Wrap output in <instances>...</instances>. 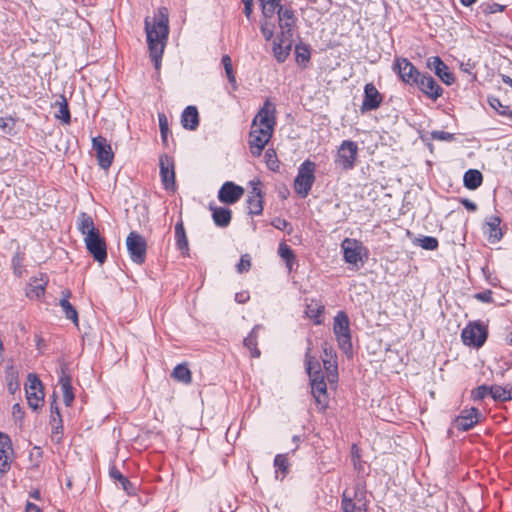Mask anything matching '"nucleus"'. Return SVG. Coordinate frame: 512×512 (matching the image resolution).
Listing matches in <instances>:
<instances>
[{"label": "nucleus", "instance_id": "nucleus-1", "mask_svg": "<svg viewBox=\"0 0 512 512\" xmlns=\"http://www.w3.org/2000/svg\"><path fill=\"white\" fill-rule=\"evenodd\" d=\"M276 108L266 100L254 117L249 133V149L253 156L259 157L270 141L276 125Z\"/></svg>", "mask_w": 512, "mask_h": 512}, {"label": "nucleus", "instance_id": "nucleus-2", "mask_svg": "<svg viewBox=\"0 0 512 512\" xmlns=\"http://www.w3.org/2000/svg\"><path fill=\"white\" fill-rule=\"evenodd\" d=\"M168 23L169 14L165 7H160L153 18L146 17L144 21L149 54L156 70L161 66V58L168 39Z\"/></svg>", "mask_w": 512, "mask_h": 512}, {"label": "nucleus", "instance_id": "nucleus-3", "mask_svg": "<svg viewBox=\"0 0 512 512\" xmlns=\"http://www.w3.org/2000/svg\"><path fill=\"white\" fill-rule=\"evenodd\" d=\"M77 227L84 236L86 249L93 256L94 260L101 264L104 263L107 258L106 242L95 227L92 217L87 213H81L78 216Z\"/></svg>", "mask_w": 512, "mask_h": 512}, {"label": "nucleus", "instance_id": "nucleus-4", "mask_svg": "<svg viewBox=\"0 0 512 512\" xmlns=\"http://www.w3.org/2000/svg\"><path fill=\"white\" fill-rule=\"evenodd\" d=\"M306 369L310 377L311 390L319 410L324 411L328 406L327 384L321 372L320 364L307 349L305 355Z\"/></svg>", "mask_w": 512, "mask_h": 512}, {"label": "nucleus", "instance_id": "nucleus-5", "mask_svg": "<svg viewBox=\"0 0 512 512\" xmlns=\"http://www.w3.org/2000/svg\"><path fill=\"white\" fill-rule=\"evenodd\" d=\"M333 332L339 348L345 354L350 353L352 349L350 322L345 312L339 311L334 317Z\"/></svg>", "mask_w": 512, "mask_h": 512}, {"label": "nucleus", "instance_id": "nucleus-6", "mask_svg": "<svg viewBox=\"0 0 512 512\" xmlns=\"http://www.w3.org/2000/svg\"><path fill=\"white\" fill-rule=\"evenodd\" d=\"M315 168V163L310 160L304 161L298 168V173L294 180V189L302 198L309 194L315 181Z\"/></svg>", "mask_w": 512, "mask_h": 512}, {"label": "nucleus", "instance_id": "nucleus-7", "mask_svg": "<svg viewBox=\"0 0 512 512\" xmlns=\"http://www.w3.org/2000/svg\"><path fill=\"white\" fill-rule=\"evenodd\" d=\"M357 155V143L351 140H344L337 150L335 164L342 170H351L355 166Z\"/></svg>", "mask_w": 512, "mask_h": 512}, {"label": "nucleus", "instance_id": "nucleus-8", "mask_svg": "<svg viewBox=\"0 0 512 512\" xmlns=\"http://www.w3.org/2000/svg\"><path fill=\"white\" fill-rule=\"evenodd\" d=\"M126 247L131 260L136 264H143L146 259L147 243L139 233L132 231L126 238Z\"/></svg>", "mask_w": 512, "mask_h": 512}, {"label": "nucleus", "instance_id": "nucleus-9", "mask_svg": "<svg viewBox=\"0 0 512 512\" xmlns=\"http://www.w3.org/2000/svg\"><path fill=\"white\" fill-rule=\"evenodd\" d=\"M28 405L37 410L44 403V392L42 383L35 374H29L25 385Z\"/></svg>", "mask_w": 512, "mask_h": 512}, {"label": "nucleus", "instance_id": "nucleus-10", "mask_svg": "<svg viewBox=\"0 0 512 512\" xmlns=\"http://www.w3.org/2000/svg\"><path fill=\"white\" fill-rule=\"evenodd\" d=\"M344 260L351 265L357 266L363 263V256L366 254V248L363 244L351 238H345L341 243Z\"/></svg>", "mask_w": 512, "mask_h": 512}, {"label": "nucleus", "instance_id": "nucleus-11", "mask_svg": "<svg viewBox=\"0 0 512 512\" xmlns=\"http://www.w3.org/2000/svg\"><path fill=\"white\" fill-rule=\"evenodd\" d=\"M461 337L465 345L479 348L487 339V330L480 323L469 324L463 329Z\"/></svg>", "mask_w": 512, "mask_h": 512}, {"label": "nucleus", "instance_id": "nucleus-12", "mask_svg": "<svg viewBox=\"0 0 512 512\" xmlns=\"http://www.w3.org/2000/svg\"><path fill=\"white\" fill-rule=\"evenodd\" d=\"M93 149L96 152L98 163L100 167L104 169H108L113 161L114 154L111 148V145L107 142V140L98 136L92 139Z\"/></svg>", "mask_w": 512, "mask_h": 512}, {"label": "nucleus", "instance_id": "nucleus-13", "mask_svg": "<svg viewBox=\"0 0 512 512\" xmlns=\"http://www.w3.org/2000/svg\"><path fill=\"white\" fill-rule=\"evenodd\" d=\"M394 68L398 71L400 78L408 84L418 83L420 73L415 66L406 58L396 59Z\"/></svg>", "mask_w": 512, "mask_h": 512}, {"label": "nucleus", "instance_id": "nucleus-14", "mask_svg": "<svg viewBox=\"0 0 512 512\" xmlns=\"http://www.w3.org/2000/svg\"><path fill=\"white\" fill-rule=\"evenodd\" d=\"M244 194V189L233 182H225L218 192V199L225 204L236 203Z\"/></svg>", "mask_w": 512, "mask_h": 512}, {"label": "nucleus", "instance_id": "nucleus-15", "mask_svg": "<svg viewBox=\"0 0 512 512\" xmlns=\"http://www.w3.org/2000/svg\"><path fill=\"white\" fill-rule=\"evenodd\" d=\"M13 448L10 438L0 433V473L3 475L10 469L12 461Z\"/></svg>", "mask_w": 512, "mask_h": 512}, {"label": "nucleus", "instance_id": "nucleus-16", "mask_svg": "<svg viewBox=\"0 0 512 512\" xmlns=\"http://www.w3.org/2000/svg\"><path fill=\"white\" fill-rule=\"evenodd\" d=\"M480 419V413L477 408H470L462 411V413L455 419L454 426L461 431H468L473 428Z\"/></svg>", "mask_w": 512, "mask_h": 512}, {"label": "nucleus", "instance_id": "nucleus-17", "mask_svg": "<svg viewBox=\"0 0 512 512\" xmlns=\"http://www.w3.org/2000/svg\"><path fill=\"white\" fill-rule=\"evenodd\" d=\"M278 21L281 29L280 34L293 37V28L296 24V17L294 11L290 7H280L278 10Z\"/></svg>", "mask_w": 512, "mask_h": 512}, {"label": "nucleus", "instance_id": "nucleus-18", "mask_svg": "<svg viewBox=\"0 0 512 512\" xmlns=\"http://www.w3.org/2000/svg\"><path fill=\"white\" fill-rule=\"evenodd\" d=\"M286 35H288L286 33ZM293 45V37L277 35L273 42V53L278 62H284L290 54Z\"/></svg>", "mask_w": 512, "mask_h": 512}, {"label": "nucleus", "instance_id": "nucleus-19", "mask_svg": "<svg viewBox=\"0 0 512 512\" xmlns=\"http://www.w3.org/2000/svg\"><path fill=\"white\" fill-rule=\"evenodd\" d=\"M251 185L252 189L246 201L248 212L251 215H260L263 211V197L259 188V182H251Z\"/></svg>", "mask_w": 512, "mask_h": 512}, {"label": "nucleus", "instance_id": "nucleus-20", "mask_svg": "<svg viewBox=\"0 0 512 512\" xmlns=\"http://www.w3.org/2000/svg\"><path fill=\"white\" fill-rule=\"evenodd\" d=\"M382 102V97L378 92L377 88L372 84L368 83L364 88V100L362 102L361 111H369L377 109Z\"/></svg>", "mask_w": 512, "mask_h": 512}, {"label": "nucleus", "instance_id": "nucleus-21", "mask_svg": "<svg viewBox=\"0 0 512 512\" xmlns=\"http://www.w3.org/2000/svg\"><path fill=\"white\" fill-rule=\"evenodd\" d=\"M416 84L423 93L432 99H437L442 94V88L431 75H420Z\"/></svg>", "mask_w": 512, "mask_h": 512}, {"label": "nucleus", "instance_id": "nucleus-22", "mask_svg": "<svg viewBox=\"0 0 512 512\" xmlns=\"http://www.w3.org/2000/svg\"><path fill=\"white\" fill-rule=\"evenodd\" d=\"M341 509L343 512H367L365 502L358 497V493L355 492L354 497H350L345 491L342 496Z\"/></svg>", "mask_w": 512, "mask_h": 512}, {"label": "nucleus", "instance_id": "nucleus-23", "mask_svg": "<svg viewBox=\"0 0 512 512\" xmlns=\"http://www.w3.org/2000/svg\"><path fill=\"white\" fill-rule=\"evenodd\" d=\"M428 65L445 84L450 85L454 82L453 74L449 72L447 65L438 56L430 58Z\"/></svg>", "mask_w": 512, "mask_h": 512}, {"label": "nucleus", "instance_id": "nucleus-24", "mask_svg": "<svg viewBox=\"0 0 512 512\" xmlns=\"http://www.w3.org/2000/svg\"><path fill=\"white\" fill-rule=\"evenodd\" d=\"M160 174L164 187L166 189L173 188L175 184V172L167 156L160 158Z\"/></svg>", "mask_w": 512, "mask_h": 512}, {"label": "nucleus", "instance_id": "nucleus-25", "mask_svg": "<svg viewBox=\"0 0 512 512\" xmlns=\"http://www.w3.org/2000/svg\"><path fill=\"white\" fill-rule=\"evenodd\" d=\"M67 366L62 365V375L59 379V384L63 393V401L66 406H70L74 401V393L71 385V377L66 373Z\"/></svg>", "mask_w": 512, "mask_h": 512}, {"label": "nucleus", "instance_id": "nucleus-26", "mask_svg": "<svg viewBox=\"0 0 512 512\" xmlns=\"http://www.w3.org/2000/svg\"><path fill=\"white\" fill-rule=\"evenodd\" d=\"M181 123L184 128L195 130L199 124V115L195 106H188L181 116Z\"/></svg>", "mask_w": 512, "mask_h": 512}, {"label": "nucleus", "instance_id": "nucleus-27", "mask_svg": "<svg viewBox=\"0 0 512 512\" xmlns=\"http://www.w3.org/2000/svg\"><path fill=\"white\" fill-rule=\"evenodd\" d=\"M70 296L71 292L69 290L62 291L60 306L65 313L66 318L71 320L75 325H78V313L74 306L69 302Z\"/></svg>", "mask_w": 512, "mask_h": 512}, {"label": "nucleus", "instance_id": "nucleus-28", "mask_svg": "<svg viewBox=\"0 0 512 512\" xmlns=\"http://www.w3.org/2000/svg\"><path fill=\"white\" fill-rule=\"evenodd\" d=\"M500 223L501 219L498 216H491L486 221L488 240L491 243L498 242L502 238V232L499 227Z\"/></svg>", "mask_w": 512, "mask_h": 512}, {"label": "nucleus", "instance_id": "nucleus-29", "mask_svg": "<svg viewBox=\"0 0 512 512\" xmlns=\"http://www.w3.org/2000/svg\"><path fill=\"white\" fill-rule=\"evenodd\" d=\"M214 223L219 227H226L231 221V211L224 207H210Z\"/></svg>", "mask_w": 512, "mask_h": 512}, {"label": "nucleus", "instance_id": "nucleus-30", "mask_svg": "<svg viewBox=\"0 0 512 512\" xmlns=\"http://www.w3.org/2000/svg\"><path fill=\"white\" fill-rule=\"evenodd\" d=\"M323 311L324 305L320 301L312 299L306 304L305 313L307 317L313 319L317 325L322 323L321 315Z\"/></svg>", "mask_w": 512, "mask_h": 512}, {"label": "nucleus", "instance_id": "nucleus-31", "mask_svg": "<svg viewBox=\"0 0 512 512\" xmlns=\"http://www.w3.org/2000/svg\"><path fill=\"white\" fill-rule=\"evenodd\" d=\"M46 284H47V279L44 276H42L40 279H36V278L33 279L29 283V287L26 292L27 296L29 298L41 297L42 295H44Z\"/></svg>", "mask_w": 512, "mask_h": 512}, {"label": "nucleus", "instance_id": "nucleus-32", "mask_svg": "<svg viewBox=\"0 0 512 512\" xmlns=\"http://www.w3.org/2000/svg\"><path fill=\"white\" fill-rule=\"evenodd\" d=\"M491 397L495 401H509L512 400V384L505 386L493 385L491 386Z\"/></svg>", "mask_w": 512, "mask_h": 512}, {"label": "nucleus", "instance_id": "nucleus-33", "mask_svg": "<svg viewBox=\"0 0 512 512\" xmlns=\"http://www.w3.org/2000/svg\"><path fill=\"white\" fill-rule=\"evenodd\" d=\"M175 237L178 249L187 254L189 251L188 239L182 221L178 222L175 226Z\"/></svg>", "mask_w": 512, "mask_h": 512}, {"label": "nucleus", "instance_id": "nucleus-34", "mask_svg": "<svg viewBox=\"0 0 512 512\" xmlns=\"http://www.w3.org/2000/svg\"><path fill=\"white\" fill-rule=\"evenodd\" d=\"M261 329L260 325L255 326L250 334L244 339V346L250 350L251 356L257 358L260 356V350L257 348V333Z\"/></svg>", "mask_w": 512, "mask_h": 512}, {"label": "nucleus", "instance_id": "nucleus-35", "mask_svg": "<svg viewBox=\"0 0 512 512\" xmlns=\"http://www.w3.org/2000/svg\"><path fill=\"white\" fill-rule=\"evenodd\" d=\"M327 381L332 385L338 380L337 359H322Z\"/></svg>", "mask_w": 512, "mask_h": 512}, {"label": "nucleus", "instance_id": "nucleus-36", "mask_svg": "<svg viewBox=\"0 0 512 512\" xmlns=\"http://www.w3.org/2000/svg\"><path fill=\"white\" fill-rule=\"evenodd\" d=\"M482 180V174L478 170L470 169L464 174V185L468 189L478 188Z\"/></svg>", "mask_w": 512, "mask_h": 512}, {"label": "nucleus", "instance_id": "nucleus-37", "mask_svg": "<svg viewBox=\"0 0 512 512\" xmlns=\"http://www.w3.org/2000/svg\"><path fill=\"white\" fill-rule=\"evenodd\" d=\"M171 376L184 384H189L192 380L191 371L185 364H178L173 369Z\"/></svg>", "mask_w": 512, "mask_h": 512}, {"label": "nucleus", "instance_id": "nucleus-38", "mask_svg": "<svg viewBox=\"0 0 512 512\" xmlns=\"http://www.w3.org/2000/svg\"><path fill=\"white\" fill-rule=\"evenodd\" d=\"M61 101L57 102L55 106L57 107V111L55 112V117L62 121L64 124L70 123V112L68 108V103L64 97H61Z\"/></svg>", "mask_w": 512, "mask_h": 512}, {"label": "nucleus", "instance_id": "nucleus-39", "mask_svg": "<svg viewBox=\"0 0 512 512\" xmlns=\"http://www.w3.org/2000/svg\"><path fill=\"white\" fill-rule=\"evenodd\" d=\"M261 7H262V13L264 17L266 18H272L274 13L278 10L280 7H283L280 4V0H259Z\"/></svg>", "mask_w": 512, "mask_h": 512}, {"label": "nucleus", "instance_id": "nucleus-40", "mask_svg": "<svg viewBox=\"0 0 512 512\" xmlns=\"http://www.w3.org/2000/svg\"><path fill=\"white\" fill-rule=\"evenodd\" d=\"M278 253L281 258H283L286 261V265L288 269L292 270V264L295 260V254L293 250L285 243H280L278 248Z\"/></svg>", "mask_w": 512, "mask_h": 512}, {"label": "nucleus", "instance_id": "nucleus-41", "mask_svg": "<svg viewBox=\"0 0 512 512\" xmlns=\"http://www.w3.org/2000/svg\"><path fill=\"white\" fill-rule=\"evenodd\" d=\"M481 12L485 15L494 14L497 12H503L506 8V4L500 3H481L479 6Z\"/></svg>", "mask_w": 512, "mask_h": 512}, {"label": "nucleus", "instance_id": "nucleus-42", "mask_svg": "<svg viewBox=\"0 0 512 512\" xmlns=\"http://www.w3.org/2000/svg\"><path fill=\"white\" fill-rule=\"evenodd\" d=\"M295 55H296V62L303 66H305V64L310 59V51L306 46L296 45Z\"/></svg>", "mask_w": 512, "mask_h": 512}, {"label": "nucleus", "instance_id": "nucleus-43", "mask_svg": "<svg viewBox=\"0 0 512 512\" xmlns=\"http://www.w3.org/2000/svg\"><path fill=\"white\" fill-rule=\"evenodd\" d=\"M487 395L491 396V387L487 385H480L471 391V398L474 401H480L484 399Z\"/></svg>", "mask_w": 512, "mask_h": 512}, {"label": "nucleus", "instance_id": "nucleus-44", "mask_svg": "<svg viewBox=\"0 0 512 512\" xmlns=\"http://www.w3.org/2000/svg\"><path fill=\"white\" fill-rule=\"evenodd\" d=\"M222 64L224 66L226 75L229 79V82L233 85L236 84L235 75L232 68V60L229 55H223L222 57Z\"/></svg>", "mask_w": 512, "mask_h": 512}, {"label": "nucleus", "instance_id": "nucleus-45", "mask_svg": "<svg viewBox=\"0 0 512 512\" xmlns=\"http://www.w3.org/2000/svg\"><path fill=\"white\" fill-rule=\"evenodd\" d=\"M418 241L419 245L425 250H435L438 247V240L435 237L424 236Z\"/></svg>", "mask_w": 512, "mask_h": 512}, {"label": "nucleus", "instance_id": "nucleus-46", "mask_svg": "<svg viewBox=\"0 0 512 512\" xmlns=\"http://www.w3.org/2000/svg\"><path fill=\"white\" fill-rule=\"evenodd\" d=\"M236 268L238 273L247 272L251 268L250 256L248 254L242 255Z\"/></svg>", "mask_w": 512, "mask_h": 512}, {"label": "nucleus", "instance_id": "nucleus-47", "mask_svg": "<svg viewBox=\"0 0 512 512\" xmlns=\"http://www.w3.org/2000/svg\"><path fill=\"white\" fill-rule=\"evenodd\" d=\"M158 119H159V126H160L162 140H163V142H166L168 130H169L167 117L164 114H159Z\"/></svg>", "mask_w": 512, "mask_h": 512}, {"label": "nucleus", "instance_id": "nucleus-48", "mask_svg": "<svg viewBox=\"0 0 512 512\" xmlns=\"http://www.w3.org/2000/svg\"><path fill=\"white\" fill-rule=\"evenodd\" d=\"M274 465L277 469H279L285 473L287 471V467H288L287 457L284 454L276 455V457L274 459Z\"/></svg>", "mask_w": 512, "mask_h": 512}, {"label": "nucleus", "instance_id": "nucleus-49", "mask_svg": "<svg viewBox=\"0 0 512 512\" xmlns=\"http://www.w3.org/2000/svg\"><path fill=\"white\" fill-rule=\"evenodd\" d=\"M431 137H432V139L439 140V141L454 140V135L449 132H445V131H433V132H431Z\"/></svg>", "mask_w": 512, "mask_h": 512}, {"label": "nucleus", "instance_id": "nucleus-50", "mask_svg": "<svg viewBox=\"0 0 512 512\" xmlns=\"http://www.w3.org/2000/svg\"><path fill=\"white\" fill-rule=\"evenodd\" d=\"M490 106L495 109L496 111H498L500 114L502 115H505L507 112H506V109L507 107L504 106L500 99L499 98H496V97H491L489 98L488 100Z\"/></svg>", "mask_w": 512, "mask_h": 512}, {"label": "nucleus", "instance_id": "nucleus-51", "mask_svg": "<svg viewBox=\"0 0 512 512\" xmlns=\"http://www.w3.org/2000/svg\"><path fill=\"white\" fill-rule=\"evenodd\" d=\"M14 271L17 275H21L23 267V257L17 253L12 260Z\"/></svg>", "mask_w": 512, "mask_h": 512}, {"label": "nucleus", "instance_id": "nucleus-52", "mask_svg": "<svg viewBox=\"0 0 512 512\" xmlns=\"http://www.w3.org/2000/svg\"><path fill=\"white\" fill-rule=\"evenodd\" d=\"M261 31L266 40H270L273 37V25L267 21L261 25Z\"/></svg>", "mask_w": 512, "mask_h": 512}, {"label": "nucleus", "instance_id": "nucleus-53", "mask_svg": "<svg viewBox=\"0 0 512 512\" xmlns=\"http://www.w3.org/2000/svg\"><path fill=\"white\" fill-rule=\"evenodd\" d=\"M322 350H323L322 359H337L334 349L330 345H328V343L323 344Z\"/></svg>", "mask_w": 512, "mask_h": 512}, {"label": "nucleus", "instance_id": "nucleus-54", "mask_svg": "<svg viewBox=\"0 0 512 512\" xmlns=\"http://www.w3.org/2000/svg\"><path fill=\"white\" fill-rule=\"evenodd\" d=\"M476 298L483 302H491L492 301V293L491 291H485L482 293L476 294Z\"/></svg>", "mask_w": 512, "mask_h": 512}, {"label": "nucleus", "instance_id": "nucleus-55", "mask_svg": "<svg viewBox=\"0 0 512 512\" xmlns=\"http://www.w3.org/2000/svg\"><path fill=\"white\" fill-rule=\"evenodd\" d=\"M110 476L113 479L118 480L119 482L121 480H125V477L122 475V473L116 467H112L110 469Z\"/></svg>", "mask_w": 512, "mask_h": 512}, {"label": "nucleus", "instance_id": "nucleus-56", "mask_svg": "<svg viewBox=\"0 0 512 512\" xmlns=\"http://www.w3.org/2000/svg\"><path fill=\"white\" fill-rule=\"evenodd\" d=\"M248 299H249V294L246 291L236 293V295H235V300L238 303H241V304H243L246 301H248Z\"/></svg>", "mask_w": 512, "mask_h": 512}, {"label": "nucleus", "instance_id": "nucleus-57", "mask_svg": "<svg viewBox=\"0 0 512 512\" xmlns=\"http://www.w3.org/2000/svg\"><path fill=\"white\" fill-rule=\"evenodd\" d=\"M461 202L464 207L470 211H475L477 209V205L469 199H463Z\"/></svg>", "mask_w": 512, "mask_h": 512}, {"label": "nucleus", "instance_id": "nucleus-58", "mask_svg": "<svg viewBox=\"0 0 512 512\" xmlns=\"http://www.w3.org/2000/svg\"><path fill=\"white\" fill-rule=\"evenodd\" d=\"M267 158V164L270 168H273V165L276 163V160L274 159V155L270 153V151H267L265 154Z\"/></svg>", "mask_w": 512, "mask_h": 512}, {"label": "nucleus", "instance_id": "nucleus-59", "mask_svg": "<svg viewBox=\"0 0 512 512\" xmlns=\"http://www.w3.org/2000/svg\"><path fill=\"white\" fill-rule=\"evenodd\" d=\"M26 512H40V509L37 505L28 502L26 505Z\"/></svg>", "mask_w": 512, "mask_h": 512}, {"label": "nucleus", "instance_id": "nucleus-60", "mask_svg": "<svg viewBox=\"0 0 512 512\" xmlns=\"http://www.w3.org/2000/svg\"><path fill=\"white\" fill-rule=\"evenodd\" d=\"M273 224L276 228L283 229L284 227H286L287 222L283 219H277Z\"/></svg>", "mask_w": 512, "mask_h": 512}, {"label": "nucleus", "instance_id": "nucleus-61", "mask_svg": "<svg viewBox=\"0 0 512 512\" xmlns=\"http://www.w3.org/2000/svg\"><path fill=\"white\" fill-rule=\"evenodd\" d=\"M12 413L14 416H16L17 413H21V406L18 403L13 405Z\"/></svg>", "mask_w": 512, "mask_h": 512}, {"label": "nucleus", "instance_id": "nucleus-62", "mask_svg": "<svg viewBox=\"0 0 512 512\" xmlns=\"http://www.w3.org/2000/svg\"><path fill=\"white\" fill-rule=\"evenodd\" d=\"M244 13L249 18L252 13V5H244Z\"/></svg>", "mask_w": 512, "mask_h": 512}, {"label": "nucleus", "instance_id": "nucleus-63", "mask_svg": "<svg viewBox=\"0 0 512 512\" xmlns=\"http://www.w3.org/2000/svg\"><path fill=\"white\" fill-rule=\"evenodd\" d=\"M121 485H122V488L125 490V491H128V486H130V482L129 480L125 477V480H121L120 481Z\"/></svg>", "mask_w": 512, "mask_h": 512}, {"label": "nucleus", "instance_id": "nucleus-64", "mask_svg": "<svg viewBox=\"0 0 512 512\" xmlns=\"http://www.w3.org/2000/svg\"><path fill=\"white\" fill-rule=\"evenodd\" d=\"M502 80L512 88V79L509 76L503 75Z\"/></svg>", "mask_w": 512, "mask_h": 512}]
</instances>
